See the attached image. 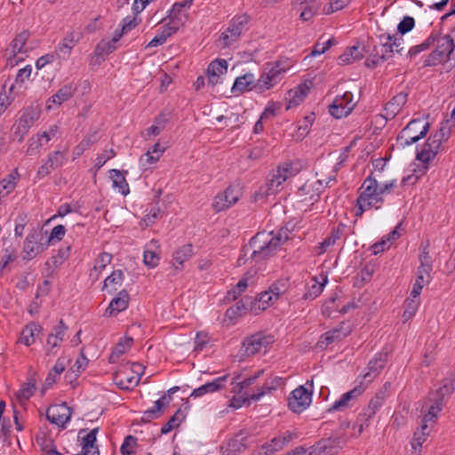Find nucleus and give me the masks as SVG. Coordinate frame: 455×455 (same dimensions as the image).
Listing matches in <instances>:
<instances>
[{
    "instance_id": "nucleus-1",
    "label": "nucleus",
    "mask_w": 455,
    "mask_h": 455,
    "mask_svg": "<svg viewBox=\"0 0 455 455\" xmlns=\"http://www.w3.org/2000/svg\"><path fill=\"white\" fill-rule=\"evenodd\" d=\"M288 240L287 229H280L278 233L270 237L264 233H258L243 246L242 253L237 259L238 265L245 264L248 259L256 262L273 255L282 243Z\"/></svg>"
},
{
    "instance_id": "nucleus-2",
    "label": "nucleus",
    "mask_w": 455,
    "mask_h": 455,
    "mask_svg": "<svg viewBox=\"0 0 455 455\" xmlns=\"http://www.w3.org/2000/svg\"><path fill=\"white\" fill-rule=\"evenodd\" d=\"M396 187V180H392L379 186L376 179L371 175L368 176L362 187L361 192L356 199L355 216H362L365 211L375 208L379 209L384 202L383 196L388 194Z\"/></svg>"
},
{
    "instance_id": "nucleus-3",
    "label": "nucleus",
    "mask_w": 455,
    "mask_h": 455,
    "mask_svg": "<svg viewBox=\"0 0 455 455\" xmlns=\"http://www.w3.org/2000/svg\"><path fill=\"white\" fill-rule=\"evenodd\" d=\"M430 36H435L436 46L424 60V66L434 67L440 63L447 62L455 49L453 38L449 35L440 36L435 33L430 34Z\"/></svg>"
},
{
    "instance_id": "nucleus-4",
    "label": "nucleus",
    "mask_w": 455,
    "mask_h": 455,
    "mask_svg": "<svg viewBox=\"0 0 455 455\" xmlns=\"http://www.w3.org/2000/svg\"><path fill=\"white\" fill-rule=\"evenodd\" d=\"M449 136L450 132L444 127H441L427 140L422 148L418 151L416 158L426 165L429 164L435 156L443 149V142L447 141Z\"/></svg>"
},
{
    "instance_id": "nucleus-5",
    "label": "nucleus",
    "mask_w": 455,
    "mask_h": 455,
    "mask_svg": "<svg viewBox=\"0 0 455 455\" xmlns=\"http://www.w3.org/2000/svg\"><path fill=\"white\" fill-rule=\"evenodd\" d=\"M287 69L288 66L281 60L266 64L263 73L256 80V91L262 92L274 87L282 80Z\"/></svg>"
},
{
    "instance_id": "nucleus-6",
    "label": "nucleus",
    "mask_w": 455,
    "mask_h": 455,
    "mask_svg": "<svg viewBox=\"0 0 455 455\" xmlns=\"http://www.w3.org/2000/svg\"><path fill=\"white\" fill-rule=\"evenodd\" d=\"M429 124L422 119L411 120L399 133L397 140L402 146H409L425 137L428 132Z\"/></svg>"
},
{
    "instance_id": "nucleus-7",
    "label": "nucleus",
    "mask_w": 455,
    "mask_h": 455,
    "mask_svg": "<svg viewBox=\"0 0 455 455\" xmlns=\"http://www.w3.org/2000/svg\"><path fill=\"white\" fill-rule=\"evenodd\" d=\"M39 117V109L33 107H28L23 109L18 121L12 125V136L13 140L17 139L20 142L22 141L24 137L28 134L29 129Z\"/></svg>"
},
{
    "instance_id": "nucleus-8",
    "label": "nucleus",
    "mask_w": 455,
    "mask_h": 455,
    "mask_svg": "<svg viewBox=\"0 0 455 455\" xmlns=\"http://www.w3.org/2000/svg\"><path fill=\"white\" fill-rule=\"evenodd\" d=\"M47 248L48 244L45 241L44 234L42 230L35 229L26 237L23 247V258L28 260L32 259Z\"/></svg>"
},
{
    "instance_id": "nucleus-9",
    "label": "nucleus",
    "mask_w": 455,
    "mask_h": 455,
    "mask_svg": "<svg viewBox=\"0 0 455 455\" xmlns=\"http://www.w3.org/2000/svg\"><path fill=\"white\" fill-rule=\"evenodd\" d=\"M249 21V17L246 15L234 17L228 28L225 32L220 36V42L223 47H228L233 43L236 42L241 36L245 25Z\"/></svg>"
},
{
    "instance_id": "nucleus-10",
    "label": "nucleus",
    "mask_w": 455,
    "mask_h": 455,
    "mask_svg": "<svg viewBox=\"0 0 455 455\" xmlns=\"http://www.w3.org/2000/svg\"><path fill=\"white\" fill-rule=\"evenodd\" d=\"M312 402V391L307 389L304 386L295 388L288 399V407L295 413L304 411Z\"/></svg>"
},
{
    "instance_id": "nucleus-11",
    "label": "nucleus",
    "mask_w": 455,
    "mask_h": 455,
    "mask_svg": "<svg viewBox=\"0 0 455 455\" xmlns=\"http://www.w3.org/2000/svg\"><path fill=\"white\" fill-rule=\"evenodd\" d=\"M355 103L353 101V93L351 92H345L341 96H337L333 102L329 107L330 114L337 118H342L348 116Z\"/></svg>"
},
{
    "instance_id": "nucleus-12",
    "label": "nucleus",
    "mask_w": 455,
    "mask_h": 455,
    "mask_svg": "<svg viewBox=\"0 0 455 455\" xmlns=\"http://www.w3.org/2000/svg\"><path fill=\"white\" fill-rule=\"evenodd\" d=\"M29 36L30 33L28 30H23L19 33L12 41L10 44V55L7 56L9 50H6L4 54L11 65L17 64L20 60H22V58H17L19 53H26L28 52V48L26 46V43L28 40Z\"/></svg>"
},
{
    "instance_id": "nucleus-13",
    "label": "nucleus",
    "mask_w": 455,
    "mask_h": 455,
    "mask_svg": "<svg viewBox=\"0 0 455 455\" xmlns=\"http://www.w3.org/2000/svg\"><path fill=\"white\" fill-rule=\"evenodd\" d=\"M72 415L71 408L65 403L51 406L46 411V418L52 423L62 428L70 420Z\"/></svg>"
},
{
    "instance_id": "nucleus-14",
    "label": "nucleus",
    "mask_w": 455,
    "mask_h": 455,
    "mask_svg": "<svg viewBox=\"0 0 455 455\" xmlns=\"http://www.w3.org/2000/svg\"><path fill=\"white\" fill-rule=\"evenodd\" d=\"M350 332V326L347 325L345 323H341L338 327L322 334L316 343V347L322 349L326 348L330 344L346 338Z\"/></svg>"
},
{
    "instance_id": "nucleus-15",
    "label": "nucleus",
    "mask_w": 455,
    "mask_h": 455,
    "mask_svg": "<svg viewBox=\"0 0 455 455\" xmlns=\"http://www.w3.org/2000/svg\"><path fill=\"white\" fill-rule=\"evenodd\" d=\"M67 162L66 154L62 151L56 150L47 156L46 161L38 168L37 176L43 178L50 174L65 164Z\"/></svg>"
},
{
    "instance_id": "nucleus-16",
    "label": "nucleus",
    "mask_w": 455,
    "mask_h": 455,
    "mask_svg": "<svg viewBox=\"0 0 455 455\" xmlns=\"http://www.w3.org/2000/svg\"><path fill=\"white\" fill-rule=\"evenodd\" d=\"M271 343V338L262 335L261 333H256L244 339L243 342V347L244 349V355L247 356L254 355L259 353L263 348Z\"/></svg>"
},
{
    "instance_id": "nucleus-17",
    "label": "nucleus",
    "mask_w": 455,
    "mask_h": 455,
    "mask_svg": "<svg viewBox=\"0 0 455 455\" xmlns=\"http://www.w3.org/2000/svg\"><path fill=\"white\" fill-rule=\"evenodd\" d=\"M240 193L237 189L228 187L224 193L218 194L213 200L212 207L215 212L224 211L234 205L239 199Z\"/></svg>"
},
{
    "instance_id": "nucleus-18",
    "label": "nucleus",
    "mask_w": 455,
    "mask_h": 455,
    "mask_svg": "<svg viewBox=\"0 0 455 455\" xmlns=\"http://www.w3.org/2000/svg\"><path fill=\"white\" fill-rule=\"evenodd\" d=\"M366 388V385L360 381V383L355 386L352 390L343 394L341 397L334 402L331 407L329 409V411H343L346 408L351 407L353 404L352 401L355 400L358 396H360Z\"/></svg>"
},
{
    "instance_id": "nucleus-19",
    "label": "nucleus",
    "mask_w": 455,
    "mask_h": 455,
    "mask_svg": "<svg viewBox=\"0 0 455 455\" xmlns=\"http://www.w3.org/2000/svg\"><path fill=\"white\" fill-rule=\"evenodd\" d=\"M291 175V167L289 164L279 166L273 172L267 180L268 195L275 194L279 190L280 186Z\"/></svg>"
},
{
    "instance_id": "nucleus-20",
    "label": "nucleus",
    "mask_w": 455,
    "mask_h": 455,
    "mask_svg": "<svg viewBox=\"0 0 455 455\" xmlns=\"http://www.w3.org/2000/svg\"><path fill=\"white\" fill-rule=\"evenodd\" d=\"M80 35L74 31L68 32L55 48V53L59 59L67 60L72 49L80 40Z\"/></svg>"
},
{
    "instance_id": "nucleus-21",
    "label": "nucleus",
    "mask_w": 455,
    "mask_h": 455,
    "mask_svg": "<svg viewBox=\"0 0 455 455\" xmlns=\"http://www.w3.org/2000/svg\"><path fill=\"white\" fill-rule=\"evenodd\" d=\"M339 450L338 439H322L311 447L309 455H336Z\"/></svg>"
},
{
    "instance_id": "nucleus-22",
    "label": "nucleus",
    "mask_w": 455,
    "mask_h": 455,
    "mask_svg": "<svg viewBox=\"0 0 455 455\" xmlns=\"http://www.w3.org/2000/svg\"><path fill=\"white\" fill-rule=\"evenodd\" d=\"M323 180H318L314 183L306 182L297 192L301 201H309L312 204L317 202L321 196Z\"/></svg>"
},
{
    "instance_id": "nucleus-23",
    "label": "nucleus",
    "mask_w": 455,
    "mask_h": 455,
    "mask_svg": "<svg viewBox=\"0 0 455 455\" xmlns=\"http://www.w3.org/2000/svg\"><path fill=\"white\" fill-rule=\"evenodd\" d=\"M192 2L193 0H185L182 2L175 3L167 16V19H169V23L172 24L173 26H177L179 28L183 26L187 20V14L184 12V8H189L192 4Z\"/></svg>"
},
{
    "instance_id": "nucleus-24",
    "label": "nucleus",
    "mask_w": 455,
    "mask_h": 455,
    "mask_svg": "<svg viewBox=\"0 0 455 455\" xmlns=\"http://www.w3.org/2000/svg\"><path fill=\"white\" fill-rule=\"evenodd\" d=\"M228 378V375H224L195 388L190 394V397L197 398L222 389L225 387Z\"/></svg>"
},
{
    "instance_id": "nucleus-25",
    "label": "nucleus",
    "mask_w": 455,
    "mask_h": 455,
    "mask_svg": "<svg viewBox=\"0 0 455 455\" xmlns=\"http://www.w3.org/2000/svg\"><path fill=\"white\" fill-rule=\"evenodd\" d=\"M228 71V62L224 59H217L210 63L207 68L209 83L215 85L220 83V77Z\"/></svg>"
},
{
    "instance_id": "nucleus-26",
    "label": "nucleus",
    "mask_w": 455,
    "mask_h": 455,
    "mask_svg": "<svg viewBox=\"0 0 455 455\" xmlns=\"http://www.w3.org/2000/svg\"><path fill=\"white\" fill-rule=\"evenodd\" d=\"M129 305V294L125 290L119 291L117 297L114 298L105 311V315L114 316L124 311Z\"/></svg>"
},
{
    "instance_id": "nucleus-27",
    "label": "nucleus",
    "mask_w": 455,
    "mask_h": 455,
    "mask_svg": "<svg viewBox=\"0 0 455 455\" xmlns=\"http://www.w3.org/2000/svg\"><path fill=\"white\" fill-rule=\"evenodd\" d=\"M387 362V355L379 354L368 363V371L363 376V382L367 386L384 368Z\"/></svg>"
},
{
    "instance_id": "nucleus-28",
    "label": "nucleus",
    "mask_w": 455,
    "mask_h": 455,
    "mask_svg": "<svg viewBox=\"0 0 455 455\" xmlns=\"http://www.w3.org/2000/svg\"><path fill=\"white\" fill-rule=\"evenodd\" d=\"M246 303L250 300L251 303V311L254 314H257L259 311H262L267 309L270 305L273 304L275 297L272 295L269 291H265L258 295L256 299L251 300V298H246Z\"/></svg>"
},
{
    "instance_id": "nucleus-29",
    "label": "nucleus",
    "mask_w": 455,
    "mask_h": 455,
    "mask_svg": "<svg viewBox=\"0 0 455 455\" xmlns=\"http://www.w3.org/2000/svg\"><path fill=\"white\" fill-rule=\"evenodd\" d=\"M171 395H164L159 400L155 403V405L143 412L141 420L149 422L152 419H158L163 412V410L168 406L171 401Z\"/></svg>"
},
{
    "instance_id": "nucleus-30",
    "label": "nucleus",
    "mask_w": 455,
    "mask_h": 455,
    "mask_svg": "<svg viewBox=\"0 0 455 455\" xmlns=\"http://www.w3.org/2000/svg\"><path fill=\"white\" fill-rule=\"evenodd\" d=\"M251 90H256V79L252 73H246L238 76L232 87L233 93H242Z\"/></svg>"
},
{
    "instance_id": "nucleus-31",
    "label": "nucleus",
    "mask_w": 455,
    "mask_h": 455,
    "mask_svg": "<svg viewBox=\"0 0 455 455\" xmlns=\"http://www.w3.org/2000/svg\"><path fill=\"white\" fill-rule=\"evenodd\" d=\"M42 331L43 327L39 323H29L22 330L20 341L28 347L35 343L36 337L41 334Z\"/></svg>"
},
{
    "instance_id": "nucleus-32",
    "label": "nucleus",
    "mask_w": 455,
    "mask_h": 455,
    "mask_svg": "<svg viewBox=\"0 0 455 455\" xmlns=\"http://www.w3.org/2000/svg\"><path fill=\"white\" fill-rule=\"evenodd\" d=\"M193 255L192 244H185L175 251L172 254V265L176 269H181L184 262L188 261Z\"/></svg>"
},
{
    "instance_id": "nucleus-33",
    "label": "nucleus",
    "mask_w": 455,
    "mask_h": 455,
    "mask_svg": "<svg viewBox=\"0 0 455 455\" xmlns=\"http://www.w3.org/2000/svg\"><path fill=\"white\" fill-rule=\"evenodd\" d=\"M179 30L177 26H173L171 23H166L163 28L162 31L157 34L147 45V47H156L164 44L167 38L174 35Z\"/></svg>"
},
{
    "instance_id": "nucleus-34",
    "label": "nucleus",
    "mask_w": 455,
    "mask_h": 455,
    "mask_svg": "<svg viewBox=\"0 0 455 455\" xmlns=\"http://www.w3.org/2000/svg\"><path fill=\"white\" fill-rule=\"evenodd\" d=\"M379 45L378 48L380 54V60H387L392 57V54L395 52L392 42V35L382 34L379 36ZM375 47H377V45Z\"/></svg>"
},
{
    "instance_id": "nucleus-35",
    "label": "nucleus",
    "mask_w": 455,
    "mask_h": 455,
    "mask_svg": "<svg viewBox=\"0 0 455 455\" xmlns=\"http://www.w3.org/2000/svg\"><path fill=\"white\" fill-rule=\"evenodd\" d=\"M454 389L455 387L451 381L446 380L438 389L429 394L428 400L438 401L445 404V401L452 394Z\"/></svg>"
},
{
    "instance_id": "nucleus-36",
    "label": "nucleus",
    "mask_w": 455,
    "mask_h": 455,
    "mask_svg": "<svg viewBox=\"0 0 455 455\" xmlns=\"http://www.w3.org/2000/svg\"><path fill=\"white\" fill-rule=\"evenodd\" d=\"M407 97V93L403 92L394 96L393 99L386 104L385 110L387 114L393 117L395 116L406 103Z\"/></svg>"
},
{
    "instance_id": "nucleus-37",
    "label": "nucleus",
    "mask_w": 455,
    "mask_h": 455,
    "mask_svg": "<svg viewBox=\"0 0 455 455\" xmlns=\"http://www.w3.org/2000/svg\"><path fill=\"white\" fill-rule=\"evenodd\" d=\"M363 58V49H360L359 46H352L347 48L341 55H339L338 61L339 65H348Z\"/></svg>"
},
{
    "instance_id": "nucleus-38",
    "label": "nucleus",
    "mask_w": 455,
    "mask_h": 455,
    "mask_svg": "<svg viewBox=\"0 0 455 455\" xmlns=\"http://www.w3.org/2000/svg\"><path fill=\"white\" fill-rule=\"evenodd\" d=\"M124 273L122 270L117 269L111 273L105 281L103 289L108 293H114L117 291L118 287L122 285L124 280Z\"/></svg>"
},
{
    "instance_id": "nucleus-39",
    "label": "nucleus",
    "mask_w": 455,
    "mask_h": 455,
    "mask_svg": "<svg viewBox=\"0 0 455 455\" xmlns=\"http://www.w3.org/2000/svg\"><path fill=\"white\" fill-rule=\"evenodd\" d=\"M116 385L124 390H129L140 383V377L129 375L124 371L119 372L116 377Z\"/></svg>"
},
{
    "instance_id": "nucleus-40",
    "label": "nucleus",
    "mask_w": 455,
    "mask_h": 455,
    "mask_svg": "<svg viewBox=\"0 0 455 455\" xmlns=\"http://www.w3.org/2000/svg\"><path fill=\"white\" fill-rule=\"evenodd\" d=\"M282 382L283 379L281 377L276 376L271 378L270 379L267 380L266 384L260 388H259L256 393L251 395V399H252L253 401L259 400L267 393L281 386Z\"/></svg>"
},
{
    "instance_id": "nucleus-41",
    "label": "nucleus",
    "mask_w": 455,
    "mask_h": 455,
    "mask_svg": "<svg viewBox=\"0 0 455 455\" xmlns=\"http://www.w3.org/2000/svg\"><path fill=\"white\" fill-rule=\"evenodd\" d=\"M110 179L113 181V187L117 188L123 196H127L129 194V185L125 177L119 170H110Z\"/></svg>"
},
{
    "instance_id": "nucleus-42",
    "label": "nucleus",
    "mask_w": 455,
    "mask_h": 455,
    "mask_svg": "<svg viewBox=\"0 0 455 455\" xmlns=\"http://www.w3.org/2000/svg\"><path fill=\"white\" fill-rule=\"evenodd\" d=\"M99 432V427H95L92 429L85 436L83 437V448L81 453H85L87 455L91 452V449L94 448L92 451V455H100V451L98 447H94L96 442V435Z\"/></svg>"
},
{
    "instance_id": "nucleus-43",
    "label": "nucleus",
    "mask_w": 455,
    "mask_h": 455,
    "mask_svg": "<svg viewBox=\"0 0 455 455\" xmlns=\"http://www.w3.org/2000/svg\"><path fill=\"white\" fill-rule=\"evenodd\" d=\"M18 177V173L12 172L10 173L6 178L1 180L0 182V197L7 196L11 193L16 187V180Z\"/></svg>"
},
{
    "instance_id": "nucleus-44",
    "label": "nucleus",
    "mask_w": 455,
    "mask_h": 455,
    "mask_svg": "<svg viewBox=\"0 0 455 455\" xmlns=\"http://www.w3.org/2000/svg\"><path fill=\"white\" fill-rule=\"evenodd\" d=\"M313 283L308 287L307 291L304 293V299H315L317 298L323 291V287L327 282L326 279L323 283L319 282L316 277L312 279Z\"/></svg>"
},
{
    "instance_id": "nucleus-45",
    "label": "nucleus",
    "mask_w": 455,
    "mask_h": 455,
    "mask_svg": "<svg viewBox=\"0 0 455 455\" xmlns=\"http://www.w3.org/2000/svg\"><path fill=\"white\" fill-rule=\"evenodd\" d=\"M262 371H258L255 375L244 379L243 381H237L238 377H235L232 380L233 387V392L236 394H241L243 388L252 385L256 379L262 374Z\"/></svg>"
},
{
    "instance_id": "nucleus-46",
    "label": "nucleus",
    "mask_w": 455,
    "mask_h": 455,
    "mask_svg": "<svg viewBox=\"0 0 455 455\" xmlns=\"http://www.w3.org/2000/svg\"><path fill=\"white\" fill-rule=\"evenodd\" d=\"M184 419L183 413L180 409H179L173 416L170 418V419L165 423L161 429V433L163 435H166L170 433L173 428L178 427Z\"/></svg>"
},
{
    "instance_id": "nucleus-47",
    "label": "nucleus",
    "mask_w": 455,
    "mask_h": 455,
    "mask_svg": "<svg viewBox=\"0 0 455 455\" xmlns=\"http://www.w3.org/2000/svg\"><path fill=\"white\" fill-rule=\"evenodd\" d=\"M72 95V85H64L54 95H52V101L55 104L60 105L61 103L69 100Z\"/></svg>"
},
{
    "instance_id": "nucleus-48",
    "label": "nucleus",
    "mask_w": 455,
    "mask_h": 455,
    "mask_svg": "<svg viewBox=\"0 0 455 455\" xmlns=\"http://www.w3.org/2000/svg\"><path fill=\"white\" fill-rule=\"evenodd\" d=\"M289 288V279H279L270 285L268 288L269 292L275 297V299H278L279 297L283 294Z\"/></svg>"
},
{
    "instance_id": "nucleus-49",
    "label": "nucleus",
    "mask_w": 455,
    "mask_h": 455,
    "mask_svg": "<svg viewBox=\"0 0 455 455\" xmlns=\"http://www.w3.org/2000/svg\"><path fill=\"white\" fill-rule=\"evenodd\" d=\"M35 384L34 383H24L21 387L16 392V397L18 401L22 403L28 401L33 395L35 391Z\"/></svg>"
},
{
    "instance_id": "nucleus-50",
    "label": "nucleus",
    "mask_w": 455,
    "mask_h": 455,
    "mask_svg": "<svg viewBox=\"0 0 455 455\" xmlns=\"http://www.w3.org/2000/svg\"><path fill=\"white\" fill-rule=\"evenodd\" d=\"M308 92L309 87L307 84H299L293 92V95L290 100L289 107L291 105H299L307 95Z\"/></svg>"
},
{
    "instance_id": "nucleus-51",
    "label": "nucleus",
    "mask_w": 455,
    "mask_h": 455,
    "mask_svg": "<svg viewBox=\"0 0 455 455\" xmlns=\"http://www.w3.org/2000/svg\"><path fill=\"white\" fill-rule=\"evenodd\" d=\"M373 273L372 267H364L360 270V272L357 274V275L355 277V286L362 287L367 282H369L371 278Z\"/></svg>"
},
{
    "instance_id": "nucleus-52",
    "label": "nucleus",
    "mask_w": 455,
    "mask_h": 455,
    "mask_svg": "<svg viewBox=\"0 0 455 455\" xmlns=\"http://www.w3.org/2000/svg\"><path fill=\"white\" fill-rule=\"evenodd\" d=\"M435 44V36H427V38L420 44L412 46L408 52L410 57H415L419 52L428 50Z\"/></svg>"
},
{
    "instance_id": "nucleus-53",
    "label": "nucleus",
    "mask_w": 455,
    "mask_h": 455,
    "mask_svg": "<svg viewBox=\"0 0 455 455\" xmlns=\"http://www.w3.org/2000/svg\"><path fill=\"white\" fill-rule=\"evenodd\" d=\"M60 132V127L57 124H51L47 130L39 132L36 133V135L42 139V142H44V145L47 142H49L51 140L57 137L58 133Z\"/></svg>"
},
{
    "instance_id": "nucleus-54",
    "label": "nucleus",
    "mask_w": 455,
    "mask_h": 455,
    "mask_svg": "<svg viewBox=\"0 0 455 455\" xmlns=\"http://www.w3.org/2000/svg\"><path fill=\"white\" fill-rule=\"evenodd\" d=\"M43 146L44 142H42V139L36 134L28 140L26 154L28 156H35L39 153V150Z\"/></svg>"
},
{
    "instance_id": "nucleus-55",
    "label": "nucleus",
    "mask_w": 455,
    "mask_h": 455,
    "mask_svg": "<svg viewBox=\"0 0 455 455\" xmlns=\"http://www.w3.org/2000/svg\"><path fill=\"white\" fill-rule=\"evenodd\" d=\"M116 50L115 43L113 41L102 40L95 48V53L98 56L108 55Z\"/></svg>"
},
{
    "instance_id": "nucleus-56",
    "label": "nucleus",
    "mask_w": 455,
    "mask_h": 455,
    "mask_svg": "<svg viewBox=\"0 0 455 455\" xmlns=\"http://www.w3.org/2000/svg\"><path fill=\"white\" fill-rule=\"evenodd\" d=\"M248 287V281L246 278H242L237 284L233 287L228 293V299L235 300L239 295Z\"/></svg>"
},
{
    "instance_id": "nucleus-57",
    "label": "nucleus",
    "mask_w": 455,
    "mask_h": 455,
    "mask_svg": "<svg viewBox=\"0 0 455 455\" xmlns=\"http://www.w3.org/2000/svg\"><path fill=\"white\" fill-rule=\"evenodd\" d=\"M66 228L63 225L55 226L48 237H45V241L48 246L52 243V241H61L65 235Z\"/></svg>"
},
{
    "instance_id": "nucleus-58",
    "label": "nucleus",
    "mask_w": 455,
    "mask_h": 455,
    "mask_svg": "<svg viewBox=\"0 0 455 455\" xmlns=\"http://www.w3.org/2000/svg\"><path fill=\"white\" fill-rule=\"evenodd\" d=\"M132 342L133 339L132 338L125 339L124 340H120L113 349L110 357H119L120 355L124 354L126 350L132 346Z\"/></svg>"
},
{
    "instance_id": "nucleus-59",
    "label": "nucleus",
    "mask_w": 455,
    "mask_h": 455,
    "mask_svg": "<svg viewBox=\"0 0 455 455\" xmlns=\"http://www.w3.org/2000/svg\"><path fill=\"white\" fill-rule=\"evenodd\" d=\"M68 329V325L64 323L62 319H60L58 324L53 327V329L49 334L52 335L55 339L62 342Z\"/></svg>"
},
{
    "instance_id": "nucleus-60",
    "label": "nucleus",
    "mask_w": 455,
    "mask_h": 455,
    "mask_svg": "<svg viewBox=\"0 0 455 455\" xmlns=\"http://www.w3.org/2000/svg\"><path fill=\"white\" fill-rule=\"evenodd\" d=\"M159 159L160 156L153 153H150V150H148L147 153L140 156V164L142 168L146 170L151 168V166L154 165Z\"/></svg>"
},
{
    "instance_id": "nucleus-61",
    "label": "nucleus",
    "mask_w": 455,
    "mask_h": 455,
    "mask_svg": "<svg viewBox=\"0 0 455 455\" xmlns=\"http://www.w3.org/2000/svg\"><path fill=\"white\" fill-rule=\"evenodd\" d=\"M386 399V391L385 390H379L375 394V395L370 400L368 407H370L371 410H374V411H378L381 406L383 405V403Z\"/></svg>"
},
{
    "instance_id": "nucleus-62",
    "label": "nucleus",
    "mask_w": 455,
    "mask_h": 455,
    "mask_svg": "<svg viewBox=\"0 0 455 455\" xmlns=\"http://www.w3.org/2000/svg\"><path fill=\"white\" fill-rule=\"evenodd\" d=\"M112 260V255L108 252H101L95 260V265L93 267L94 271H101L104 269L108 264H110Z\"/></svg>"
},
{
    "instance_id": "nucleus-63",
    "label": "nucleus",
    "mask_w": 455,
    "mask_h": 455,
    "mask_svg": "<svg viewBox=\"0 0 455 455\" xmlns=\"http://www.w3.org/2000/svg\"><path fill=\"white\" fill-rule=\"evenodd\" d=\"M415 25V20L411 16H405L398 24L397 30L401 34V36L411 31Z\"/></svg>"
},
{
    "instance_id": "nucleus-64",
    "label": "nucleus",
    "mask_w": 455,
    "mask_h": 455,
    "mask_svg": "<svg viewBox=\"0 0 455 455\" xmlns=\"http://www.w3.org/2000/svg\"><path fill=\"white\" fill-rule=\"evenodd\" d=\"M143 258L144 263L149 267H156L160 259L158 254L150 249L145 250Z\"/></svg>"
}]
</instances>
